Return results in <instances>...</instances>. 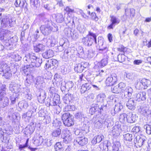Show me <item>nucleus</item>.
I'll return each mask as SVG.
<instances>
[{
  "label": "nucleus",
  "instance_id": "obj_1",
  "mask_svg": "<svg viewBox=\"0 0 151 151\" xmlns=\"http://www.w3.org/2000/svg\"><path fill=\"white\" fill-rule=\"evenodd\" d=\"M26 66L22 68V70L26 74L28 75L33 70V68L39 67L42 63V60L35 56L34 54L26 55L23 58Z\"/></svg>",
  "mask_w": 151,
  "mask_h": 151
},
{
  "label": "nucleus",
  "instance_id": "obj_2",
  "mask_svg": "<svg viewBox=\"0 0 151 151\" xmlns=\"http://www.w3.org/2000/svg\"><path fill=\"white\" fill-rule=\"evenodd\" d=\"M12 134V130L6 129L2 131L0 129V136L2 142L6 143V147L8 149H11L13 147V143L10 139V135Z\"/></svg>",
  "mask_w": 151,
  "mask_h": 151
},
{
  "label": "nucleus",
  "instance_id": "obj_3",
  "mask_svg": "<svg viewBox=\"0 0 151 151\" xmlns=\"http://www.w3.org/2000/svg\"><path fill=\"white\" fill-rule=\"evenodd\" d=\"M50 21L48 19H46L45 21V24L42 25L40 27V30L42 33L45 36L49 35L52 31L54 32H57L58 30V27L57 26H54V29H52L50 25Z\"/></svg>",
  "mask_w": 151,
  "mask_h": 151
},
{
  "label": "nucleus",
  "instance_id": "obj_4",
  "mask_svg": "<svg viewBox=\"0 0 151 151\" xmlns=\"http://www.w3.org/2000/svg\"><path fill=\"white\" fill-rule=\"evenodd\" d=\"M96 35L91 31H89L86 37L83 38L82 40L83 44L88 46L91 45L94 42L96 43Z\"/></svg>",
  "mask_w": 151,
  "mask_h": 151
},
{
  "label": "nucleus",
  "instance_id": "obj_5",
  "mask_svg": "<svg viewBox=\"0 0 151 151\" xmlns=\"http://www.w3.org/2000/svg\"><path fill=\"white\" fill-rule=\"evenodd\" d=\"M11 72L9 67L6 64L1 65L0 68V73L3 74L5 78L9 79L12 76Z\"/></svg>",
  "mask_w": 151,
  "mask_h": 151
},
{
  "label": "nucleus",
  "instance_id": "obj_6",
  "mask_svg": "<svg viewBox=\"0 0 151 151\" xmlns=\"http://www.w3.org/2000/svg\"><path fill=\"white\" fill-rule=\"evenodd\" d=\"M62 119L65 126L69 127L74 124L73 118L69 113H65L62 115Z\"/></svg>",
  "mask_w": 151,
  "mask_h": 151
},
{
  "label": "nucleus",
  "instance_id": "obj_7",
  "mask_svg": "<svg viewBox=\"0 0 151 151\" xmlns=\"http://www.w3.org/2000/svg\"><path fill=\"white\" fill-rule=\"evenodd\" d=\"M9 15H4L0 18L1 20V25L4 27H11V23L12 21L9 19Z\"/></svg>",
  "mask_w": 151,
  "mask_h": 151
},
{
  "label": "nucleus",
  "instance_id": "obj_8",
  "mask_svg": "<svg viewBox=\"0 0 151 151\" xmlns=\"http://www.w3.org/2000/svg\"><path fill=\"white\" fill-rule=\"evenodd\" d=\"M117 75L115 74H112L106 78V85L108 86H112L117 82Z\"/></svg>",
  "mask_w": 151,
  "mask_h": 151
},
{
  "label": "nucleus",
  "instance_id": "obj_9",
  "mask_svg": "<svg viewBox=\"0 0 151 151\" xmlns=\"http://www.w3.org/2000/svg\"><path fill=\"white\" fill-rule=\"evenodd\" d=\"M63 142L66 144L70 143L72 139L71 133L67 129L64 130L63 131Z\"/></svg>",
  "mask_w": 151,
  "mask_h": 151
},
{
  "label": "nucleus",
  "instance_id": "obj_10",
  "mask_svg": "<svg viewBox=\"0 0 151 151\" xmlns=\"http://www.w3.org/2000/svg\"><path fill=\"white\" fill-rule=\"evenodd\" d=\"M21 85L14 82H12L10 84V90L13 92L17 93L21 91L22 88Z\"/></svg>",
  "mask_w": 151,
  "mask_h": 151
},
{
  "label": "nucleus",
  "instance_id": "obj_11",
  "mask_svg": "<svg viewBox=\"0 0 151 151\" xmlns=\"http://www.w3.org/2000/svg\"><path fill=\"white\" fill-rule=\"evenodd\" d=\"M123 101L126 104L127 107L129 109H134L135 107L134 101L131 98H125L123 99Z\"/></svg>",
  "mask_w": 151,
  "mask_h": 151
},
{
  "label": "nucleus",
  "instance_id": "obj_12",
  "mask_svg": "<svg viewBox=\"0 0 151 151\" xmlns=\"http://www.w3.org/2000/svg\"><path fill=\"white\" fill-rule=\"evenodd\" d=\"M45 78L44 77L39 76L37 77L36 82L35 86L38 89L42 88L43 86L44 85V80Z\"/></svg>",
  "mask_w": 151,
  "mask_h": 151
},
{
  "label": "nucleus",
  "instance_id": "obj_13",
  "mask_svg": "<svg viewBox=\"0 0 151 151\" xmlns=\"http://www.w3.org/2000/svg\"><path fill=\"white\" fill-rule=\"evenodd\" d=\"M9 103V98L4 95L0 96V109L4 108L8 105Z\"/></svg>",
  "mask_w": 151,
  "mask_h": 151
},
{
  "label": "nucleus",
  "instance_id": "obj_14",
  "mask_svg": "<svg viewBox=\"0 0 151 151\" xmlns=\"http://www.w3.org/2000/svg\"><path fill=\"white\" fill-rule=\"evenodd\" d=\"M110 17L111 18L110 21L111 23L107 27V28L109 29H113L115 26L119 24L120 22V20L115 16H110Z\"/></svg>",
  "mask_w": 151,
  "mask_h": 151
},
{
  "label": "nucleus",
  "instance_id": "obj_15",
  "mask_svg": "<svg viewBox=\"0 0 151 151\" xmlns=\"http://www.w3.org/2000/svg\"><path fill=\"white\" fill-rule=\"evenodd\" d=\"M145 138L143 136L140 137L139 136H137L134 140V142L140 147L144 145L145 141Z\"/></svg>",
  "mask_w": 151,
  "mask_h": 151
},
{
  "label": "nucleus",
  "instance_id": "obj_16",
  "mask_svg": "<svg viewBox=\"0 0 151 151\" xmlns=\"http://www.w3.org/2000/svg\"><path fill=\"white\" fill-rule=\"evenodd\" d=\"M151 83V82L149 80L143 78L142 79L141 82L137 83L136 87L137 89H141L142 88V87L141 86V84L145 87H147Z\"/></svg>",
  "mask_w": 151,
  "mask_h": 151
},
{
  "label": "nucleus",
  "instance_id": "obj_17",
  "mask_svg": "<svg viewBox=\"0 0 151 151\" xmlns=\"http://www.w3.org/2000/svg\"><path fill=\"white\" fill-rule=\"evenodd\" d=\"M35 129L34 123H30L28 125L25 129L24 134L26 135H30L34 132Z\"/></svg>",
  "mask_w": 151,
  "mask_h": 151
},
{
  "label": "nucleus",
  "instance_id": "obj_18",
  "mask_svg": "<svg viewBox=\"0 0 151 151\" xmlns=\"http://www.w3.org/2000/svg\"><path fill=\"white\" fill-rule=\"evenodd\" d=\"M135 99L137 101H144L146 99V93L145 92H140L135 94Z\"/></svg>",
  "mask_w": 151,
  "mask_h": 151
},
{
  "label": "nucleus",
  "instance_id": "obj_19",
  "mask_svg": "<svg viewBox=\"0 0 151 151\" xmlns=\"http://www.w3.org/2000/svg\"><path fill=\"white\" fill-rule=\"evenodd\" d=\"M76 141L79 145L83 146L87 143L88 139L84 137H79L77 139Z\"/></svg>",
  "mask_w": 151,
  "mask_h": 151
},
{
  "label": "nucleus",
  "instance_id": "obj_20",
  "mask_svg": "<svg viewBox=\"0 0 151 151\" xmlns=\"http://www.w3.org/2000/svg\"><path fill=\"white\" fill-rule=\"evenodd\" d=\"M54 52L51 50H49L46 51L42 53L43 57L46 59H48L52 57L54 55Z\"/></svg>",
  "mask_w": 151,
  "mask_h": 151
},
{
  "label": "nucleus",
  "instance_id": "obj_21",
  "mask_svg": "<svg viewBox=\"0 0 151 151\" xmlns=\"http://www.w3.org/2000/svg\"><path fill=\"white\" fill-rule=\"evenodd\" d=\"M85 63H81L76 64L75 66L74 70L77 73H81L86 67L84 65Z\"/></svg>",
  "mask_w": 151,
  "mask_h": 151
},
{
  "label": "nucleus",
  "instance_id": "obj_22",
  "mask_svg": "<svg viewBox=\"0 0 151 151\" xmlns=\"http://www.w3.org/2000/svg\"><path fill=\"white\" fill-rule=\"evenodd\" d=\"M91 85L89 83H86L83 84L80 89V91L82 93H83L86 91H87L90 89Z\"/></svg>",
  "mask_w": 151,
  "mask_h": 151
},
{
  "label": "nucleus",
  "instance_id": "obj_23",
  "mask_svg": "<svg viewBox=\"0 0 151 151\" xmlns=\"http://www.w3.org/2000/svg\"><path fill=\"white\" fill-rule=\"evenodd\" d=\"M126 121L129 123L134 122L136 120V116L132 113H129L127 114Z\"/></svg>",
  "mask_w": 151,
  "mask_h": 151
},
{
  "label": "nucleus",
  "instance_id": "obj_24",
  "mask_svg": "<svg viewBox=\"0 0 151 151\" xmlns=\"http://www.w3.org/2000/svg\"><path fill=\"white\" fill-rule=\"evenodd\" d=\"M46 96L45 91L42 90L40 91L39 95L37 97L39 102L40 103L44 102Z\"/></svg>",
  "mask_w": 151,
  "mask_h": 151
},
{
  "label": "nucleus",
  "instance_id": "obj_25",
  "mask_svg": "<svg viewBox=\"0 0 151 151\" xmlns=\"http://www.w3.org/2000/svg\"><path fill=\"white\" fill-rule=\"evenodd\" d=\"M61 129L60 128H57L54 130L52 133V138L54 139L58 138L61 134Z\"/></svg>",
  "mask_w": 151,
  "mask_h": 151
},
{
  "label": "nucleus",
  "instance_id": "obj_26",
  "mask_svg": "<svg viewBox=\"0 0 151 151\" xmlns=\"http://www.w3.org/2000/svg\"><path fill=\"white\" fill-rule=\"evenodd\" d=\"M101 108L97 104H93L91 105V107L90 109V112L91 114H93L95 112L101 110Z\"/></svg>",
  "mask_w": 151,
  "mask_h": 151
},
{
  "label": "nucleus",
  "instance_id": "obj_27",
  "mask_svg": "<svg viewBox=\"0 0 151 151\" xmlns=\"http://www.w3.org/2000/svg\"><path fill=\"white\" fill-rule=\"evenodd\" d=\"M108 142L107 141H105L103 143H102L99 145L100 150L102 151H108L109 150Z\"/></svg>",
  "mask_w": 151,
  "mask_h": 151
},
{
  "label": "nucleus",
  "instance_id": "obj_28",
  "mask_svg": "<svg viewBox=\"0 0 151 151\" xmlns=\"http://www.w3.org/2000/svg\"><path fill=\"white\" fill-rule=\"evenodd\" d=\"M63 100L65 103L68 104L72 100V95L71 94H66L63 98Z\"/></svg>",
  "mask_w": 151,
  "mask_h": 151
},
{
  "label": "nucleus",
  "instance_id": "obj_29",
  "mask_svg": "<svg viewBox=\"0 0 151 151\" xmlns=\"http://www.w3.org/2000/svg\"><path fill=\"white\" fill-rule=\"evenodd\" d=\"M106 58L103 59L101 62H99L98 63V66L99 68H102L106 66L108 63V58Z\"/></svg>",
  "mask_w": 151,
  "mask_h": 151
},
{
  "label": "nucleus",
  "instance_id": "obj_30",
  "mask_svg": "<svg viewBox=\"0 0 151 151\" xmlns=\"http://www.w3.org/2000/svg\"><path fill=\"white\" fill-rule=\"evenodd\" d=\"M124 92L125 95H127L128 97H130L133 92V90L131 87L128 86L124 90Z\"/></svg>",
  "mask_w": 151,
  "mask_h": 151
},
{
  "label": "nucleus",
  "instance_id": "obj_31",
  "mask_svg": "<svg viewBox=\"0 0 151 151\" xmlns=\"http://www.w3.org/2000/svg\"><path fill=\"white\" fill-rule=\"evenodd\" d=\"M43 142V139L42 137L40 136L37 138L36 139H35L34 141V143L36 146H39Z\"/></svg>",
  "mask_w": 151,
  "mask_h": 151
},
{
  "label": "nucleus",
  "instance_id": "obj_32",
  "mask_svg": "<svg viewBox=\"0 0 151 151\" xmlns=\"http://www.w3.org/2000/svg\"><path fill=\"white\" fill-rule=\"evenodd\" d=\"M105 97V94L103 93H101L97 96L96 98V101L99 102H104Z\"/></svg>",
  "mask_w": 151,
  "mask_h": 151
},
{
  "label": "nucleus",
  "instance_id": "obj_33",
  "mask_svg": "<svg viewBox=\"0 0 151 151\" xmlns=\"http://www.w3.org/2000/svg\"><path fill=\"white\" fill-rule=\"evenodd\" d=\"M18 95L16 93L10 95L9 98L11 104H13L15 103L17 100L18 99Z\"/></svg>",
  "mask_w": 151,
  "mask_h": 151
},
{
  "label": "nucleus",
  "instance_id": "obj_34",
  "mask_svg": "<svg viewBox=\"0 0 151 151\" xmlns=\"http://www.w3.org/2000/svg\"><path fill=\"white\" fill-rule=\"evenodd\" d=\"M121 146L120 142L118 141L113 142L112 146L113 151H119V147Z\"/></svg>",
  "mask_w": 151,
  "mask_h": 151
},
{
  "label": "nucleus",
  "instance_id": "obj_35",
  "mask_svg": "<svg viewBox=\"0 0 151 151\" xmlns=\"http://www.w3.org/2000/svg\"><path fill=\"white\" fill-rule=\"evenodd\" d=\"M122 108V105H121L120 103H118L116 105L114 111V112L112 113V115L114 116L116 113H117L120 111Z\"/></svg>",
  "mask_w": 151,
  "mask_h": 151
},
{
  "label": "nucleus",
  "instance_id": "obj_36",
  "mask_svg": "<svg viewBox=\"0 0 151 151\" xmlns=\"http://www.w3.org/2000/svg\"><path fill=\"white\" fill-rule=\"evenodd\" d=\"M29 139H27L26 142L24 144H19V149L20 151H24V149L28 146V141Z\"/></svg>",
  "mask_w": 151,
  "mask_h": 151
},
{
  "label": "nucleus",
  "instance_id": "obj_37",
  "mask_svg": "<svg viewBox=\"0 0 151 151\" xmlns=\"http://www.w3.org/2000/svg\"><path fill=\"white\" fill-rule=\"evenodd\" d=\"M64 19L63 15L61 14H58L55 16L56 21L58 23L62 22L63 21Z\"/></svg>",
  "mask_w": 151,
  "mask_h": 151
},
{
  "label": "nucleus",
  "instance_id": "obj_38",
  "mask_svg": "<svg viewBox=\"0 0 151 151\" xmlns=\"http://www.w3.org/2000/svg\"><path fill=\"white\" fill-rule=\"evenodd\" d=\"M104 121L102 120L101 119L99 118L96 122H94V126L96 128H99L102 126V124Z\"/></svg>",
  "mask_w": 151,
  "mask_h": 151
},
{
  "label": "nucleus",
  "instance_id": "obj_39",
  "mask_svg": "<svg viewBox=\"0 0 151 151\" xmlns=\"http://www.w3.org/2000/svg\"><path fill=\"white\" fill-rule=\"evenodd\" d=\"M11 57L14 59L16 61H18L22 59V57L20 55H19L18 54L15 53H13L11 55Z\"/></svg>",
  "mask_w": 151,
  "mask_h": 151
},
{
  "label": "nucleus",
  "instance_id": "obj_40",
  "mask_svg": "<svg viewBox=\"0 0 151 151\" xmlns=\"http://www.w3.org/2000/svg\"><path fill=\"white\" fill-rule=\"evenodd\" d=\"M54 146L56 151H63L64 150L60 142L56 143Z\"/></svg>",
  "mask_w": 151,
  "mask_h": 151
},
{
  "label": "nucleus",
  "instance_id": "obj_41",
  "mask_svg": "<svg viewBox=\"0 0 151 151\" xmlns=\"http://www.w3.org/2000/svg\"><path fill=\"white\" fill-rule=\"evenodd\" d=\"M57 37L55 36L54 35H52L50 40V44L52 46H54L58 42Z\"/></svg>",
  "mask_w": 151,
  "mask_h": 151
},
{
  "label": "nucleus",
  "instance_id": "obj_42",
  "mask_svg": "<svg viewBox=\"0 0 151 151\" xmlns=\"http://www.w3.org/2000/svg\"><path fill=\"white\" fill-rule=\"evenodd\" d=\"M144 128L146 129L147 133V134H151V122H149L148 124L145 125Z\"/></svg>",
  "mask_w": 151,
  "mask_h": 151
},
{
  "label": "nucleus",
  "instance_id": "obj_43",
  "mask_svg": "<svg viewBox=\"0 0 151 151\" xmlns=\"http://www.w3.org/2000/svg\"><path fill=\"white\" fill-rule=\"evenodd\" d=\"M6 88L5 85H2L0 88V96L6 94Z\"/></svg>",
  "mask_w": 151,
  "mask_h": 151
},
{
  "label": "nucleus",
  "instance_id": "obj_44",
  "mask_svg": "<svg viewBox=\"0 0 151 151\" xmlns=\"http://www.w3.org/2000/svg\"><path fill=\"white\" fill-rule=\"evenodd\" d=\"M124 139L126 141H131L132 139V134L127 133L124 135Z\"/></svg>",
  "mask_w": 151,
  "mask_h": 151
},
{
  "label": "nucleus",
  "instance_id": "obj_45",
  "mask_svg": "<svg viewBox=\"0 0 151 151\" xmlns=\"http://www.w3.org/2000/svg\"><path fill=\"white\" fill-rule=\"evenodd\" d=\"M127 116V114L125 113L121 114L119 117V120L120 122L124 123L125 120L126 121V119Z\"/></svg>",
  "mask_w": 151,
  "mask_h": 151
},
{
  "label": "nucleus",
  "instance_id": "obj_46",
  "mask_svg": "<svg viewBox=\"0 0 151 151\" xmlns=\"http://www.w3.org/2000/svg\"><path fill=\"white\" fill-rule=\"evenodd\" d=\"M118 61L120 63L124 62L126 59V57L124 54H119L117 56Z\"/></svg>",
  "mask_w": 151,
  "mask_h": 151
},
{
  "label": "nucleus",
  "instance_id": "obj_47",
  "mask_svg": "<svg viewBox=\"0 0 151 151\" xmlns=\"http://www.w3.org/2000/svg\"><path fill=\"white\" fill-rule=\"evenodd\" d=\"M18 106L21 108L27 109L28 106V103L27 101H23L19 103Z\"/></svg>",
  "mask_w": 151,
  "mask_h": 151
},
{
  "label": "nucleus",
  "instance_id": "obj_48",
  "mask_svg": "<svg viewBox=\"0 0 151 151\" xmlns=\"http://www.w3.org/2000/svg\"><path fill=\"white\" fill-rule=\"evenodd\" d=\"M3 36L1 37V39L3 40L5 38L6 39L8 38L10 36V33L8 30L5 31L3 33H2Z\"/></svg>",
  "mask_w": 151,
  "mask_h": 151
},
{
  "label": "nucleus",
  "instance_id": "obj_49",
  "mask_svg": "<svg viewBox=\"0 0 151 151\" xmlns=\"http://www.w3.org/2000/svg\"><path fill=\"white\" fill-rule=\"evenodd\" d=\"M111 90L112 92L114 93H119L121 91L120 89L118 87V85L116 86L113 88H111Z\"/></svg>",
  "mask_w": 151,
  "mask_h": 151
},
{
  "label": "nucleus",
  "instance_id": "obj_50",
  "mask_svg": "<svg viewBox=\"0 0 151 151\" xmlns=\"http://www.w3.org/2000/svg\"><path fill=\"white\" fill-rule=\"evenodd\" d=\"M74 86L73 82L71 81L67 82L65 83V86L67 89H69L72 88Z\"/></svg>",
  "mask_w": 151,
  "mask_h": 151
},
{
  "label": "nucleus",
  "instance_id": "obj_51",
  "mask_svg": "<svg viewBox=\"0 0 151 151\" xmlns=\"http://www.w3.org/2000/svg\"><path fill=\"white\" fill-rule=\"evenodd\" d=\"M61 124V122L57 120L54 121L52 123L53 127L55 128H59V127L60 126Z\"/></svg>",
  "mask_w": 151,
  "mask_h": 151
},
{
  "label": "nucleus",
  "instance_id": "obj_52",
  "mask_svg": "<svg viewBox=\"0 0 151 151\" xmlns=\"http://www.w3.org/2000/svg\"><path fill=\"white\" fill-rule=\"evenodd\" d=\"M118 87L120 89V90L121 91H124V90L125 89L126 85L125 83H123L121 82L118 84Z\"/></svg>",
  "mask_w": 151,
  "mask_h": 151
},
{
  "label": "nucleus",
  "instance_id": "obj_53",
  "mask_svg": "<svg viewBox=\"0 0 151 151\" xmlns=\"http://www.w3.org/2000/svg\"><path fill=\"white\" fill-rule=\"evenodd\" d=\"M140 129L141 128L140 127L135 126L132 128L131 131L132 132L136 134L140 131Z\"/></svg>",
  "mask_w": 151,
  "mask_h": 151
},
{
  "label": "nucleus",
  "instance_id": "obj_54",
  "mask_svg": "<svg viewBox=\"0 0 151 151\" xmlns=\"http://www.w3.org/2000/svg\"><path fill=\"white\" fill-rule=\"evenodd\" d=\"M138 111L141 114L144 116L147 115L148 114L146 109L143 107H140V109H139Z\"/></svg>",
  "mask_w": 151,
  "mask_h": 151
},
{
  "label": "nucleus",
  "instance_id": "obj_55",
  "mask_svg": "<svg viewBox=\"0 0 151 151\" xmlns=\"http://www.w3.org/2000/svg\"><path fill=\"white\" fill-rule=\"evenodd\" d=\"M95 138L98 143H99L104 138V137L102 134H100L95 137Z\"/></svg>",
  "mask_w": 151,
  "mask_h": 151
},
{
  "label": "nucleus",
  "instance_id": "obj_56",
  "mask_svg": "<svg viewBox=\"0 0 151 151\" xmlns=\"http://www.w3.org/2000/svg\"><path fill=\"white\" fill-rule=\"evenodd\" d=\"M48 100L47 102L49 103V105L50 106H57L58 103H57L56 101H53V99L52 101H50V99L48 98L47 99Z\"/></svg>",
  "mask_w": 151,
  "mask_h": 151
},
{
  "label": "nucleus",
  "instance_id": "obj_57",
  "mask_svg": "<svg viewBox=\"0 0 151 151\" xmlns=\"http://www.w3.org/2000/svg\"><path fill=\"white\" fill-rule=\"evenodd\" d=\"M91 17L92 19L95 20V21H97L99 19L98 17H97L96 14L95 12H93L91 13Z\"/></svg>",
  "mask_w": 151,
  "mask_h": 151
},
{
  "label": "nucleus",
  "instance_id": "obj_58",
  "mask_svg": "<svg viewBox=\"0 0 151 151\" xmlns=\"http://www.w3.org/2000/svg\"><path fill=\"white\" fill-rule=\"evenodd\" d=\"M53 101H56L57 103H59L60 101V96L58 94H55L53 98Z\"/></svg>",
  "mask_w": 151,
  "mask_h": 151
},
{
  "label": "nucleus",
  "instance_id": "obj_59",
  "mask_svg": "<svg viewBox=\"0 0 151 151\" xmlns=\"http://www.w3.org/2000/svg\"><path fill=\"white\" fill-rule=\"evenodd\" d=\"M37 109V107L34 104H32L31 106L30 110L32 113L35 112L36 111V109Z\"/></svg>",
  "mask_w": 151,
  "mask_h": 151
},
{
  "label": "nucleus",
  "instance_id": "obj_60",
  "mask_svg": "<svg viewBox=\"0 0 151 151\" xmlns=\"http://www.w3.org/2000/svg\"><path fill=\"white\" fill-rule=\"evenodd\" d=\"M126 50L127 48L122 45L120 47L118 48V51L123 52V53H124V52L126 51Z\"/></svg>",
  "mask_w": 151,
  "mask_h": 151
},
{
  "label": "nucleus",
  "instance_id": "obj_61",
  "mask_svg": "<svg viewBox=\"0 0 151 151\" xmlns=\"http://www.w3.org/2000/svg\"><path fill=\"white\" fill-rule=\"evenodd\" d=\"M64 10L67 12H68V13L75 12L73 9H71L68 6H67L65 8Z\"/></svg>",
  "mask_w": 151,
  "mask_h": 151
},
{
  "label": "nucleus",
  "instance_id": "obj_62",
  "mask_svg": "<svg viewBox=\"0 0 151 151\" xmlns=\"http://www.w3.org/2000/svg\"><path fill=\"white\" fill-rule=\"evenodd\" d=\"M30 4L31 5H33L34 6L37 7V0H30Z\"/></svg>",
  "mask_w": 151,
  "mask_h": 151
},
{
  "label": "nucleus",
  "instance_id": "obj_63",
  "mask_svg": "<svg viewBox=\"0 0 151 151\" xmlns=\"http://www.w3.org/2000/svg\"><path fill=\"white\" fill-rule=\"evenodd\" d=\"M58 61L55 59H52L49 60V63H51L54 66H55L58 63Z\"/></svg>",
  "mask_w": 151,
  "mask_h": 151
},
{
  "label": "nucleus",
  "instance_id": "obj_64",
  "mask_svg": "<svg viewBox=\"0 0 151 151\" xmlns=\"http://www.w3.org/2000/svg\"><path fill=\"white\" fill-rule=\"evenodd\" d=\"M129 10L130 17H133L135 15V10L133 9H131Z\"/></svg>",
  "mask_w": 151,
  "mask_h": 151
}]
</instances>
